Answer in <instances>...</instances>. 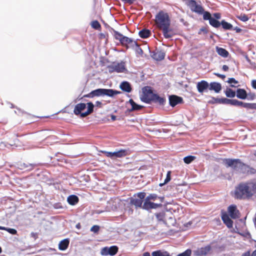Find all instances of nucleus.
Returning a JSON list of instances; mask_svg holds the SVG:
<instances>
[{"label": "nucleus", "instance_id": "nucleus-38", "mask_svg": "<svg viewBox=\"0 0 256 256\" xmlns=\"http://www.w3.org/2000/svg\"><path fill=\"white\" fill-rule=\"evenodd\" d=\"M209 23L212 26L216 28H218L220 26V22L213 18L210 20Z\"/></svg>", "mask_w": 256, "mask_h": 256}, {"label": "nucleus", "instance_id": "nucleus-17", "mask_svg": "<svg viewBox=\"0 0 256 256\" xmlns=\"http://www.w3.org/2000/svg\"><path fill=\"white\" fill-rule=\"evenodd\" d=\"M222 219L224 223L228 226V228H231L232 227L233 222L226 212L222 213Z\"/></svg>", "mask_w": 256, "mask_h": 256}, {"label": "nucleus", "instance_id": "nucleus-60", "mask_svg": "<svg viewBox=\"0 0 256 256\" xmlns=\"http://www.w3.org/2000/svg\"><path fill=\"white\" fill-rule=\"evenodd\" d=\"M31 236L34 237V238H37V234L36 233L32 232Z\"/></svg>", "mask_w": 256, "mask_h": 256}, {"label": "nucleus", "instance_id": "nucleus-1", "mask_svg": "<svg viewBox=\"0 0 256 256\" xmlns=\"http://www.w3.org/2000/svg\"><path fill=\"white\" fill-rule=\"evenodd\" d=\"M256 194V180L240 183L235 188L234 196L237 199L246 200Z\"/></svg>", "mask_w": 256, "mask_h": 256}, {"label": "nucleus", "instance_id": "nucleus-44", "mask_svg": "<svg viewBox=\"0 0 256 256\" xmlns=\"http://www.w3.org/2000/svg\"><path fill=\"white\" fill-rule=\"evenodd\" d=\"M91 26L95 30H100L101 28L100 22L96 20H94L91 22Z\"/></svg>", "mask_w": 256, "mask_h": 256}, {"label": "nucleus", "instance_id": "nucleus-43", "mask_svg": "<svg viewBox=\"0 0 256 256\" xmlns=\"http://www.w3.org/2000/svg\"><path fill=\"white\" fill-rule=\"evenodd\" d=\"M114 36L115 39H116V40H118L120 42L124 36H123L119 32L115 30H114Z\"/></svg>", "mask_w": 256, "mask_h": 256}, {"label": "nucleus", "instance_id": "nucleus-56", "mask_svg": "<svg viewBox=\"0 0 256 256\" xmlns=\"http://www.w3.org/2000/svg\"><path fill=\"white\" fill-rule=\"evenodd\" d=\"M28 116H29L30 118L32 117V116H30V115H29V114H23V119L22 120H26V118H28Z\"/></svg>", "mask_w": 256, "mask_h": 256}, {"label": "nucleus", "instance_id": "nucleus-2", "mask_svg": "<svg viewBox=\"0 0 256 256\" xmlns=\"http://www.w3.org/2000/svg\"><path fill=\"white\" fill-rule=\"evenodd\" d=\"M164 198L158 196L156 194H150L144 199L143 204V209L150 210L152 209H156L162 206Z\"/></svg>", "mask_w": 256, "mask_h": 256}, {"label": "nucleus", "instance_id": "nucleus-39", "mask_svg": "<svg viewBox=\"0 0 256 256\" xmlns=\"http://www.w3.org/2000/svg\"><path fill=\"white\" fill-rule=\"evenodd\" d=\"M242 102L236 99H228V104L234 106H241Z\"/></svg>", "mask_w": 256, "mask_h": 256}, {"label": "nucleus", "instance_id": "nucleus-25", "mask_svg": "<svg viewBox=\"0 0 256 256\" xmlns=\"http://www.w3.org/2000/svg\"><path fill=\"white\" fill-rule=\"evenodd\" d=\"M120 88L123 91L127 92H130L132 91L130 84L127 82H122L120 85Z\"/></svg>", "mask_w": 256, "mask_h": 256}, {"label": "nucleus", "instance_id": "nucleus-26", "mask_svg": "<svg viewBox=\"0 0 256 256\" xmlns=\"http://www.w3.org/2000/svg\"><path fill=\"white\" fill-rule=\"evenodd\" d=\"M67 200L70 204L73 206L78 202L79 199L76 196L72 194L68 196Z\"/></svg>", "mask_w": 256, "mask_h": 256}, {"label": "nucleus", "instance_id": "nucleus-48", "mask_svg": "<svg viewBox=\"0 0 256 256\" xmlns=\"http://www.w3.org/2000/svg\"><path fill=\"white\" fill-rule=\"evenodd\" d=\"M192 254V250L190 249H188L184 252L178 254L177 256H190Z\"/></svg>", "mask_w": 256, "mask_h": 256}, {"label": "nucleus", "instance_id": "nucleus-40", "mask_svg": "<svg viewBox=\"0 0 256 256\" xmlns=\"http://www.w3.org/2000/svg\"><path fill=\"white\" fill-rule=\"evenodd\" d=\"M214 102L218 104H228V98H213Z\"/></svg>", "mask_w": 256, "mask_h": 256}, {"label": "nucleus", "instance_id": "nucleus-64", "mask_svg": "<svg viewBox=\"0 0 256 256\" xmlns=\"http://www.w3.org/2000/svg\"><path fill=\"white\" fill-rule=\"evenodd\" d=\"M6 229V228L0 226V230H5Z\"/></svg>", "mask_w": 256, "mask_h": 256}, {"label": "nucleus", "instance_id": "nucleus-12", "mask_svg": "<svg viewBox=\"0 0 256 256\" xmlns=\"http://www.w3.org/2000/svg\"><path fill=\"white\" fill-rule=\"evenodd\" d=\"M210 246L208 245L204 247L197 248L194 251V254L196 256H204L210 252Z\"/></svg>", "mask_w": 256, "mask_h": 256}, {"label": "nucleus", "instance_id": "nucleus-15", "mask_svg": "<svg viewBox=\"0 0 256 256\" xmlns=\"http://www.w3.org/2000/svg\"><path fill=\"white\" fill-rule=\"evenodd\" d=\"M196 88L200 93L202 94L208 88L209 89V84L204 80H201L197 83Z\"/></svg>", "mask_w": 256, "mask_h": 256}, {"label": "nucleus", "instance_id": "nucleus-14", "mask_svg": "<svg viewBox=\"0 0 256 256\" xmlns=\"http://www.w3.org/2000/svg\"><path fill=\"white\" fill-rule=\"evenodd\" d=\"M228 211L230 218L236 219L239 217L240 212L235 205H230L228 207Z\"/></svg>", "mask_w": 256, "mask_h": 256}, {"label": "nucleus", "instance_id": "nucleus-5", "mask_svg": "<svg viewBox=\"0 0 256 256\" xmlns=\"http://www.w3.org/2000/svg\"><path fill=\"white\" fill-rule=\"evenodd\" d=\"M88 110L84 112H82L86 108V104L84 103H79L76 105L74 112L76 115L80 114L81 117H85L92 112L94 110V105L92 102H88Z\"/></svg>", "mask_w": 256, "mask_h": 256}, {"label": "nucleus", "instance_id": "nucleus-41", "mask_svg": "<svg viewBox=\"0 0 256 256\" xmlns=\"http://www.w3.org/2000/svg\"><path fill=\"white\" fill-rule=\"evenodd\" d=\"M136 46V49H135V50H136V52L137 54L140 55V56H142L143 54V50H142L140 47V46L137 43V42H134V46Z\"/></svg>", "mask_w": 256, "mask_h": 256}, {"label": "nucleus", "instance_id": "nucleus-53", "mask_svg": "<svg viewBox=\"0 0 256 256\" xmlns=\"http://www.w3.org/2000/svg\"><path fill=\"white\" fill-rule=\"evenodd\" d=\"M214 74L222 80H224L226 78V76L224 74H222L218 73H214Z\"/></svg>", "mask_w": 256, "mask_h": 256}, {"label": "nucleus", "instance_id": "nucleus-33", "mask_svg": "<svg viewBox=\"0 0 256 256\" xmlns=\"http://www.w3.org/2000/svg\"><path fill=\"white\" fill-rule=\"evenodd\" d=\"M134 41H133V40L127 36H124L120 44L124 46H126L128 44H132V46H134Z\"/></svg>", "mask_w": 256, "mask_h": 256}, {"label": "nucleus", "instance_id": "nucleus-19", "mask_svg": "<svg viewBox=\"0 0 256 256\" xmlns=\"http://www.w3.org/2000/svg\"><path fill=\"white\" fill-rule=\"evenodd\" d=\"M236 96L240 99L245 100L248 97V94L244 89L238 88L236 91Z\"/></svg>", "mask_w": 256, "mask_h": 256}, {"label": "nucleus", "instance_id": "nucleus-47", "mask_svg": "<svg viewBox=\"0 0 256 256\" xmlns=\"http://www.w3.org/2000/svg\"><path fill=\"white\" fill-rule=\"evenodd\" d=\"M203 14V18L204 20H210L212 19V17L211 14L208 12H204V11Z\"/></svg>", "mask_w": 256, "mask_h": 256}, {"label": "nucleus", "instance_id": "nucleus-9", "mask_svg": "<svg viewBox=\"0 0 256 256\" xmlns=\"http://www.w3.org/2000/svg\"><path fill=\"white\" fill-rule=\"evenodd\" d=\"M102 152L106 156L112 159L117 158H121L130 154L128 150L124 149H121L118 152H114L102 151Z\"/></svg>", "mask_w": 256, "mask_h": 256}, {"label": "nucleus", "instance_id": "nucleus-32", "mask_svg": "<svg viewBox=\"0 0 256 256\" xmlns=\"http://www.w3.org/2000/svg\"><path fill=\"white\" fill-rule=\"evenodd\" d=\"M216 52L220 56L224 58H226L228 56L229 53L226 49L219 47H216Z\"/></svg>", "mask_w": 256, "mask_h": 256}, {"label": "nucleus", "instance_id": "nucleus-16", "mask_svg": "<svg viewBox=\"0 0 256 256\" xmlns=\"http://www.w3.org/2000/svg\"><path fill=\"white\" fill-rule=\"evenodd\" d=\"M118 247L116 246H112L110 248H103L104 254L105 255H110L113 256L115 255L118 252Z\"/></svg>", "mask_w": 256, "mask_h": 256}, {"label": "nucleus", "instance_id": "nucleus-3", "mask_svg": "<svg viewBox=\"0 0 256 256\" xmlns=\"http://www.w3.org/2000/svg\"><path fill=\"white\" fill-rule=\"evenodd\" d=\"M121 92L113 89L98 88L92 91L88 94L84 96L87 98H92L94 96H108L112 97L116 95L120 94Z\"/></svg>", "mask_w": 256, "mask_h": 256}, {"label": "nucleus", "instance_id": "nucleus-45", "mask_svg": "<svg viewBox=\"0 0 256 256\" xmlns=\"http://www.w3.org/2000/svg\"><path fill=\"white\" fill-rule=\"evenodd\" d=\"M236 18L244 22H246L249 20L248 16L244 14H241L240 15L236 16Z\"/></svg>", "mask_w": 256, "mask_h": 256}, {"label": "nucleus", "instance_id": "nucleus-21", "mask_svg": "<svg viewBox=\"0 0 256 256\" xmlns=\"http://www.w3.org/2000/svg\"><path fill=\"white\" fill-rule=\"evenodd\" d=\"M152 102L158 103L160 105L163 106L166 102V99L164 98L160 97L158 94H155L152 98Z\"/></svg>", "mask_w": 256, "mask_h": 256}, {"label": "nucleus", "instance_id": "nucleus-34", "mask_svg": "<svg viewBox=\"0 0 256 256\" xmlns=\"http://www.w3.org/2000/svg\"><path fill=\"white\" fill-rule=\"evenodd\" d=\"M241 106L248 108V109H254L256 110V103H246L242 102Z\"/></svg>", "mask_w": 256, "mask_h": 256}, {"label": "nucleus", "instance_id": "nucleus-61", "mask_svg": "<svg viewBox=\"0 0 256 256\" xmlns=\"http://www.w3.org/2000/svg\"><path fill=\"white\" fill-rule=\"evenodd\" d=\"M143 256H150V254L148 252H145L144 253Z\"/></svg>", "mask_w": 256, "mask_h": 256}, {"label": "nucleus", "instance_id": "nucleus-51", "mask_svg": "<svg viewBox=\"0 0 256 256\" xmlns=\"http://www.w3.org/2000/svg\"><path fill=\"white\" fill-rule=\"evenodd\" d=\"M256 98V94L254 93H249L248 94L246 98L250 100H253Z\"/></svg>", "mask_w": 256, "mask_h": 256}, {"label": "nucleus", "instance_id": "nucleus-10", "mask_svg": "<svg viewBox=\"0 0 256 256\" xmlns=\"http://www.w3.org/2000/svg\"><path fill=\"white\" fill-rule=\"evenodd\" d=\"M159 29L162 30L163 36L166 38H171L176 34L174 29L170 28V24L164 26Z\"/></svg>", "mask_w": 256, "mask_h": 256}, {"label": "nucleus", "instance_id": "nucleus-28", "mask_svg": "<svg viewBox=\"0 0 256 256\" xmlns=\"http://www.w3.org/2000/svg\"><path fill=\"white\" fill-rule=\"evenodd\" d=\"M155 216L157 220L159 222H166V214L164 212H160L155 214Z\"/></svg>", "mask_w": 256, "mask_h": 256}, {"label": "nucleus", "instance_id": "nucleus-35", "mask_svg": "<svg viewBox=\"0 0 256 256\" xmlns=\"http://www.w3.org/2000/svg\"><path fill=\"white\" fill-rule=\"evenodd\" d=\"M227 82L228 84H231L230 86L232 88H238L240 86V85H236L238 84V82L234 78H228V80H227Z\"/></svg>", "mask_w": 256, "mask_h": 256}, {"label": "nucleus", "instance_id": "nucleus-13", "mask_svg": "<svg viewBox=\"0 0 256 256\" xmlns=\"http://www.w3.org/2000/svg\"><path fill=\"white\" fill-rule=\"evenodd\" d=\"M182 102L183 99L182 97L176 95L169 96V104L172 107H174L177 104Z\"/></svg>", "mask_w": 256, "mask_h": 256}, {"label": "nucleus", "instance_id": "nucleus-11", "mask_svg": "<svg viewBox=\"0 0 256 256\" xmlns=\"http://www.w3.org/2000/svg\"><path fill=\"white\" fill-rule=\"evenodd\" d=\"M188 6L192 11L195 12L199 14H202L204 12V9L202 6L198 4L195 0H191L189 2Z\"/></svg>", "mask_w": 256, "mask_h": 256}, {"label": "nucleus", "instance_id": "nucleus-7", "mask_svg": "<svg viewBox=\"0 0 256 256\" xmlns=\"http://www.w3.org/2000/svg\"><path fill=\"white\" fill-rule=\"evenodd\" d=\"M154 94L151 87L144 86L142 88V92L140 96V100L146 104H150L152 100Z\"/></svg>", "mask_w": 256, "mask_h": 256}, {"label": "nucleus", "instance_id": "nucleus-42", "mask_svg": "<svg viewBox=\"0 0 256 256\" xmlns=\"http://www.w3.org/2000/svg\"><path fill=\"white\" fill-rule=\"evenodd\" d=\"M196 158V156H186L184 158V162L186 164L191 163L193 160Z\"/></svg>", "mask_w": 256, "mask_h": 256}, {"label": "nucleus", "instance_id": "nucleus-27", "mask_svg": "<svg viewBox=\"0 0 256 256\" xmlns=\"http://www.w3.org/2000/svg\"><path fill=\"white\" fill-rule=\"evenodd\" d=\"M139 36L142 38H148L151 34V32L148 29H142L138 32Z\"/></svg>", "mask_w": 256, "mask_h": 256}, {"label": "nucleus", "instance_id": "nucleus-46", "mask_svg": "<svg viewBox=\"0 0 256 256\" xmlns=\"http://www.w3.org/2000/svg\"><path fill=\"white\" fill-rule=\"evenodd\" d=\"M171 180V172L168 171L166 174V179L164 180V182L163 184H160V186H162L164 184H167L168 182H169Z\"/></svg>", "mask_w": 256, "mask_h": 256}, {"label": "nucleus", "instance_id": "nucleus-24", "mask_svg": "<svg viewBox=\"0 0 256 256\" xmlns=\"http://www.w3.org/2000/svg\"><path fill=\"white\" fill-rule=\"evenodd\" d=\"M70 240L66 238L61 240L58 244V248L61 250H66L68 246Z\"/></svg>", "mask_w": 256, "mask_h": 256}, {"label": "nucleus", "instance_id": "nucleus-49", "mask_svg": "<svg viewBox=\"0 0 256 256\" xmlns=\"http://www.w3.org/2000/svg\"><path fill=\"white\" fill-rule=\"evenodd\" d=\"M100 230V226L98 225L93 226L91 228L90 231L94 233H98Z\"/></svg>", "mask_w": 256, "mask_h": 256}, {"label": "nucleus", "instance_id": "nucleus-54", "mask_svg": "<svg viewBox=\"0 0 256 256\" xmlns=\"http://www.w3.org/2000/svg\"><path fill=\"white\" fill-rule=\"evenodd\" d=\"M251 85L254 89L256 90V80H252Z\"/></svg>", "mask_w": 256, "mask_h": 256}, {"label": "nucleus", "instance_id": "nucleus-18", "mask_svg": "<svg viewBox=\"0 0 256 256\" xmlns=\"http://www.w3.org/2000/svg\"><path fill=\"white\" fill-rule=\"evenodd\" d=\"M222 87L220 83L217 82H212L209 84V90H214L216 93H218L222 90Z\"/></svg>", "mask_w": 256, "mask_h": 256}, {"label": "nucleus", "instance_id": "nucleus-8", "mask_svg": "<svg viewBox=\"0 0 256 256\" xmlns=\"http://www.w3.org/2000/svg\"><path fill=\"white\" fill-rule=\"evenodd\" d=\"M134 198H130V204L134 205L136 207L141 208L143 209V200L146 196V193L140 192L134 196Z\"/></svg>", "mask_w": 256, "mask_h": 256}, {"label": "nucleus", "instance_id": "nucleus-37", "mask_svg": "<svg viewBox=\"0 0 256 256\" xmlns=\"http://www.w3.org/2000/svg\"><path fill=\"white\" fill-rule=\"evenodd\" d=\"M225 94L228 98H234L236 95V92L230 88H226Z\"/></svg>", "mask_w": 256, "mask_h": 256}, {"label": "nucleus", "instance_id": "nucleus-6", "mask_svg": "<svg viewBox=\"0 0 256 256\" xmlns=\"http://www.w3.org/2000/svg\"><path fill=\"white\" fill-rule=\"evenodd\" d=\"M222 162L226 168H231L234 171H238L240 170H243L244 166V164L238 158H224Z\"/></svg>", "mask_w": 256, "mask_h": 256}, {"label": "nucleus", "instance_id": "nucleus-62", "mask_svg": "<svg viewBox=\"0 0 256 256\" xmlns=\"http://www.w3.org/2000/svg\"><path fill=\"white\" fill-rule=\"evenodd\" d=\"M252 256H256V250L252 252Z\"/></svg>", "mask_w": 256, "mask_h": 256}, {"label": "nucleus", "instance_id": "nucleus-4", "mask_svg": "<svg viewBox=\"0 0 256 256\" xmlns=\"http://www.w3.org/2000/svg\"><path fill=\"white\" fill-rule=\"evenodd\" d=\"M155 24L160 28L168 24H170V18L168 12L164 10H160L156 15Z\"/></svg>", "mask_w": 256, "mask_h": 256}, {"label": "nucleus", "instance_id": "nucleus-50", "mask_svg": "<svg viewBox=\"0 0 256 256\" xmlns=\"http://www.w3.org/2000/svg\"><path fill=\"white\" fill-rule=\"evenodd\" d=\"M6 230L8 231L9 233L12 234H16L17 233V231L14 228H6L5 230Z\"/></svg>", "mask_w": 256, "mask_h": 256}, {"label": "nucleus", "instance_id": "nucleus-55", "mask_svg": "<svg viewBox=\"0 0 256 256\" xmlns=\"http://www.w3.org/2000/svg\"><path fill=\"white\" fill-rule=\"evenodd\" d=\"M214 16L215 18V19H216V20H219L221 18L220 14V13H218V12L214 13Z\"/></svg>", "mask_w": 256, "mask_h": 256}, {"label": "nucleus", "instance_id": "nucleus-31", "mask_svg": "<svg viewBox=\"0 0 256 256\" xmlns=\"http://www.w3.org/2000/svg\"><path fill=\"white\" fill-rule=\"evenodd\" d=\"M152 256H172L170 253L166 251H162L158 250L154 251L152 253Z\"/></svg>", "mask_w": 256, "mask_h": 256}, {"label": "nucleus", "instance_id": "nucleus-59", "mask_svg": "<svg viewBox=\"0 0 256 256\" xmlns=\"http://www.w3.org/2000/svg\"><path fill=\"white\" fill-rule=\"evenodd\" d=\"M250 254L249 252H246L244 254H243L242 256H250Z\"/></svg>", "mask_w": 256, "mask_h": 256}, {"label": "nucleus", "instance_id": "nucleus-52", "mask_svg": "<svg viewBox=\"0 0 256 256\" xmlns=\"http://www.w3.org/2000/svg\"><path fill=\"white\" fill-rule=\"evenodd\" d=\"M202 32H204V33H205V34H206V33L208 32V31H207L206 29L205 28H201L200 30H199L198 32V34H200Z\"/></svg>", "mask_w": 256, "mask_h": 256}, {"label": "nucleus", "instance_id": "nucleus-20", "mask_svg": "<svg viewBox=\"0 0 256 256\" xmlns=\"http://www.w3.org/2000/svg\"><path fill=\"white\" fill-rule=\"evenodd\" d=\"M128 102L132 106V108L129 110L130 112L140 110L144 108L142 106L136 104L132 99H130L128 101Z\"/></svg>", "mask_w": 256, "mask_h": 256}, {"label": "nucleus", "instance_id": "nucleus-23", "mask_svg": "<svg viewBox=\"0 0 256 256\" xmlns=\"http://www.w3.org/2000/svg\"><path fill=\"white\" fill-rule=\"evenodd\" d=\"M242 171V172L246 173L247 174H256V169L250 167L245 164L244 166L243 170Z\"/></svg>", "mask_w": 256, "mask_h": 256}, {"label": "nucleus", "instance_id": "nucleus-30", "mask_svg": "<svg viewBox=\"0 0 256 256\" xmlns=\"http://www.w3.org/2000/svg\"><path fill=\"white\" fill-rule=\"evenodd\" d=\"M36 164H26L23 163L20 164V169L22 170H32L36 166Z\"/></svg>", "mask_w": 256, "mask_h": 256}, {"label": "nucleus", "instance_id": "nucleus-63", "mask_svg": "<svg viewBox=\"0 0 256 256\" xmlns=\"http://www.w3.org/2000/svg\"><path fill=\"white\" fill-rule=\"evenodd\" d=\"M236 32H240L241 31V29L240 28H236Z\"/></svg>", "mask_w": 256, "mask_h": 256}, {"label": "nucleus", "instance_id": "nucleus-29", "mask_svg": "<svg viewBox=\"0 0 256 256\" xmlns=\"http://www.w3.org/2000/svg\"><path fill=\"white\" fill-rule=\"evenodd\" d=\"M112 72L115 71L118 72H124L125 70L124 66L123 64H117L112 66Z\"/></svg>", "mask_w": 256, "mask_h": 256}, {"label": "nucleus", "instance_id": "nucleus-36", "mask_svg": "<svg viewBox=\"0 0 256 256\" xmlns=\"http://www.w3.org/2000/svg\"><path fill=\"white\" fill-rule=\"evenodd\" d=\"M220 25H222V28L226 30H232V25L226 22L224 20H222L221 22Z\"/></svg>", "mask_w": 256, "mask_h": 256}, {"label": "nucleus", "instance_id": "nucleus-57", "mask_svg": "<svg viewBox=\"0 0 256 256\" xmlns=\"http://www.w3.org/2000/svg\"><path fill=\"white\" fill-rule=\"evenodd\" d=\"M228 66L226 65H224L222 66V69L224 71L226 72L228 70Z\"/></svg>", "mask_w": 256, "mask_h": 256}, {"label": "nucleus", "instance_id": "nucleus-58", "mask_svg": "<svg viewBox=\"0 0 256 256\" xmlns=\"http://www.w3.org/2000/svg\"><path fill=\"white\" fill-rule=\"evenodd\" d=\"M96 106H98V107L100 108V107H102V103L100 101H96Z\"/></svg>", "mask_w": 256, "mask_h": 256}, {"label": "nucleus", "instance_id": "nucleus-22", "mask_svg": "<svg viewBox=\"0 0 256 256\" xmlns=\"http://www.w3.org/2000/svg\"><path fill=\"white\" fill-rule=\"evenodd\" d=\"M165 57V53L162 50H158L154 52L152 56L154 59L156 60H162Z\"/></svg>", "mask_w": 256, "mask_h": 256}]
</instances>
